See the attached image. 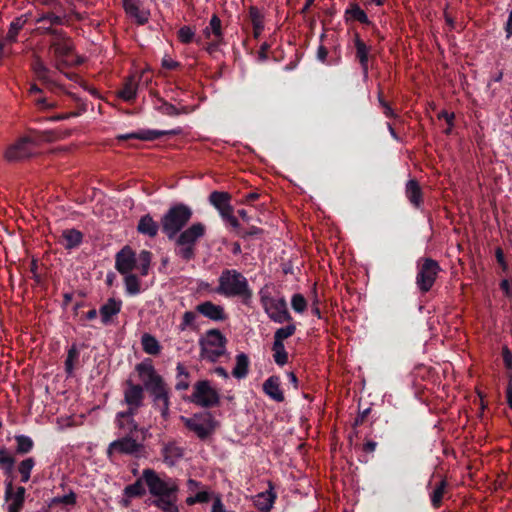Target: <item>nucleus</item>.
<instances>
[{"label": "nucleus", "instance_id": "1", "mask_svg": "<svg viewBox=\"0 0 512 512\" xmlns=\"http://www.w3.org/2000/svg\"><path fill=\"white\" fill-rule=\"evenodd\" d=\"M143 482L147 485L149 495L153 497V506L163 512H180L177 506L180 487L175 478L165 474L161 476L154 469H143L142 477L124 488V495L129 499L143 496Z\"/></svg>", "mask_w": 512, "mask_h": 512}, {"label": "nucleus", "instance_id": "2", "mask_svg": "<svg viewBox=\"0 0 512 512\" xmlns=\"http://www.w3.org/2000/svg\"><path fill=\"white\" fill-rule=\"evenodd\" d=\"M214 292L226 298H241L242 303L249 302L252 296L246 277L235 269L222 270Z\"/></svg>", "mask_w": 512, "mask_h": 512}, {"label": "nucleus", "instance_id": "3", "mask_svg": "<svg viewBox=\"0 0 512 512\" xmlns=\"http://www.w3.org/2000/svg\"><path fill=\"white\" fill-rule=\"evenodd\" d=\"M207 228L203 222H194L173 238L175 242V255L185 262L194 260L196 256V243L201 240Z\"/></svg>", "mask_w": 512, "mask_h": 512}, {"label": "nucleus", "instance_id": "4", "mask_svg": "<svg viewBox=\"0 0 512 512\" xmlns=\"http://www.w3.org/2000/svg\"><path fill=\"white\" fill-rule=\"evenodd\" d=\"M151 262V252L142 250L137 255L128 245L121 248L115 255V269L120 275L132 274L131 272L138 268L140 276L145 277L149 273Z\"/></svg>", "mask_w": 512, "mask_h": 512}, {"label": "nucleus", "instance_id": "5", "mask_svg": "<svg viewBox=\"0 0 512 512\" xmlns=\"http://www.w3.org/2000/svg\"><path fill=\"white\" fill-rule=\"evenodd\" d=\"M192 218V208L184 203L177 202L163 213L161 217V230L167 239H171L178 232L185 229Z\"/></svg>", "mask_w": 512, "mask_h": 512}, {"label": "nucleus", "instance_id": "6", "mask_svg": "<svg viewBox=\"0 0 512 512\" xmlns=\"http://www.w3.org/2000/svg\"><path fill=\"white\" fill-rule=\"evenodd\" d=\"M180 420L200 441L207 440L218 427V421L211 411H200L190 417L181 416Z\"/></svg>", "mask_w": 512, "mask_h": 512}, {"label": "nucleus", "instance_id": "7", "mask_svg": "<svg viewBox=\"0 0 512 512\" xmlns=\"http://www.w3.org/2000/svg\"><path fill=\"white\" fill-rule=\"evenodd\" d=\"M145 394L140 384L133 383L130 379L126 380L124 391H122L121 405H125V410L117 411L115 415L136 419L143 407Z\"/></svg>", "mask_w": 512, "mask_h": 512}, {"label": "nucleus", "instance_id": "8", "mask_svg": "<svg viewBox=\"0 0 512 512\" xmlns=\"http://www.w3.org/2000/svg\"><path fill=\"white\" fill-rule=\"evenodd\" d=\"M204 41H207L206 45H204V50L209 54L215 53L221 49L222 46L226 45L222 21L217 14L212 15L208 25L203 28L202 35L195 39V43L198 45H203Z\"/></svg>", "mask_w": 512, "mask_h": 512}, {"label": "nucleus", "instance_id": "9", "mask_svg": "<svg viewBox=\"0 0 512 512\" xmlns=\"http://www.w3.org/2000/svg\"><path fill=\"white\" fill-rule=\"evenodd\" d=\"M226 337L218 329H211L200 340V357L209 362H216L226 352Z\"/></svg>", "mask_w": 512, "mask_h": 512}, {"label": "nucleus", "instance_id": "10", "mask_svg": "<svg viewBox=\"0 0 512 512\" xmlns=\"http://www.w3.org/2000/svg\"><path fill=\"white\" fill-rule=\"evenodd\" d=\"M143 436L120 435L116 440L108 444L106 454L112 461L115 455H129L139 457L144 452Z\"/></svg>", "mask_w": 512, "mask_h": 512}, {"label": "nucleus", "instance_id": "11", "mask_svg": "<svg viewBox=\"0 0 512 512\" xmlns=\"http://www.w3.org/2000/svg\"><path fill=\"white\" fill-rule=\"evenodd\" d=\"M260 304H262L265 314H267L270 321L283 324L291 322L292 317L288 312L286 299L283 297H273L269 293L260 291Z\"/></svg>", "mask_w": 512, "mask_h": 512}, {"label": "nucleus", "instance_id": "12", "mask_svg": "<svg viewBox=\"0 0 512 512\" xmlns=\"http://www.w3.org/2000/svg\"><path fill=\"white\" fill-rule=\"evenodd\" d=\"M189 401L200 408L211 409L219 405L221 395L209 380H199L194 384Z\"/></svg>", "mask_w": 512, "mask_h": 512}, {"label": "nucleus", "instance_id": "13", "mask_svg": "<svg viewBox=\"0 0 512 512\" xmlns=\"http://www.w3.org/2000/svg\"><path fill=\"white\" fill-rule=\"evenodd\" d=\"M439 263L431 258L422 259V263L418 262V270L416 275V285L422 293L430 291L435 283L437 275H439Z\"/></svg>", "mask_w": 512, "mask_h": 512}, {"label": "nucleus", "instance_id": "14", "mask_svg": "<svg viewBox=\"0 0 512 512\" xmlns=\"http://www.w3.org/2000/svg\"><path fill=\"white\" fill-rule=\"evenodd\" d=\"M140 387L143 388V392L147 391L151 394L154 405L160 409L163 419H166L169 413V396L166 382L161 380L140 385Z\"/></svg>", "mask_w": 512, "mask_h": 512}, {"label": "nucleus", "instance_id": "15", "mask_svg": "<svg viewBox=\"0 0 512 512\" xmlns=\"http://www.w3.org/2000/svg\"><path fill=\"white\" fill-rule=\"evenodd\" d=\"M34 154V142L31 138L23 137L9 145L4 153L6 162H20L29 159Z\"/></svg>", "mask_w": 512, "mask_h": 512}, {"label": "nucleus", "instance_id": "16", "mask_svg": "<svg viewBox=\"0 0 512 512\" xmlns=\"http://www.w3.org/2000/svg\"><path fill=\"white\" fill-rule=\"evenodd\" d=\"M4 501L6 503V512H21L25 500V488L23 486H13V480H5Z\"/></svg>", "mask_w": 512, "mask_h": 512}, {"label": "nucleus", "instance_id": "17", "mask_svg": "<svg viewBox=\"0 0 512 512\" xmlns=\"http://www.w3.org/2000/svg\"><path fill=\"white\" fill-rule=\"evenodd\" d=\"M50 49L54 53L55 67L57 71L61 72L63 67L70 64L69 57L73 53V42L67 37L54 38Z\"/></svg>", "mask_w": 512, "mask_h": 512}, {"label": "nucleus", "instance_id": "18", "mask_svg": "<svg viewBox=\"0 0 512 512\" xmlns=\"http://www.w3.org/2000/svg\"><path fill=\"white\" fill-rule=\"evenodd\" d=\"M181 133L180 128H175L171 130H158V129H149L143 128L139 129L136 132L125 133L117 136V140H142V141H155L160 139L163 136L170 135L175 136Z\"/></svg>", "mask_w": 512, "mask_h": 512}, {"label": "nucleus", "instance_id": "19", "mask_svg": "<svg viewBox=\"0 0 512 512\" xmlns=\"http://www.w3.org/2000/svg\"><path fill=\"white\" fill-rule=\"evenodd\" d=\"M115 427L119 430L120 435L143 436V439L147 437L148 429L141 427L136 418H128L115 415Z\"/></svg>", "mask_w": 512, "mask_h": 512}, {"label": "nucleus", "instance_id": "20", "mask_svg": "<svg viewBox=\"0 0 512 512\" xmlns=\"http://www.w3.org/2000/svg\"><path fill=\"white\" fill-rule=\"evenodd\" d=\"M195 311L214 322L226 321L227 319V314L223 306L210 301L200 302L195 306Z\"/></svg>", "mask_w": 512, "mask_h": 512}, {"label": "nucleus", "instance_id": "21", "mask_svg": "<svg viewBox=\"0 0 512 512\" xmlns=\"http://www.w3.org/2000/svg\"><path fill=\"white\" fill-rule=\"evenodd\" d=\"M135 372L138 373L139 379L143 383L142 385L163 380L162 376L155 370L153 361L149 358H146L135 365Z\"/></svg>", "mask_w": 512, "mask_h": 512}, {"label": "nucleus", "instance_id": "22", "mask_svg": "<svg viewBox=\"0 0 512 512\" xmlns=\"http://www.w3.org/2000/svg\"><path fill=\"white\" fill-rule=\"evenodd\" d=\"M276 499L277 494H275L274 492V486L269 481L268 490L255 494L253 498V503L255 508L258 509L259 511L269 512L273 508Z\"/></svg>", "mask_w": 512, "mask_h": 512}, {"label": "nucleus", "instance_id": "23", "mask_svg": "<svg viewBox=\"0 0 512 512\" xmlns=\"http://www.w3.org/2000/svg\"><path fill=\"white\" fill-rule=\"evenodd\" d=\"M122 302L117 298H109L104 305L100 307L101 322L103 325L112 324V318L121 312Z\"/></svg>", "mask_w": 512, "mask_h": 512}, {"label": "nucleus", "instance_id": "24", "mask_svg": "<svg viewBox=\"0 0 512 512\" xmlns=\"http://www.w3.org/2000/svg\"><path fill=\"white\" fill-rule=\"evenodd\" d=\"M125 13L139 24H145L149 19V12L139 7L138 0H122Z\"/></svg>", "mask_w": 512, "mask_h": 512}, {"label": "nucleus", "instance_id": "25", "mask_svg": "<svg viewBox=\"0 0 512 512\" xmlns=\"http://www.w3.org/2000/svg\"><path fill=\"white\" fill-rule=\"evenodd\" d=\"M161 228V222L158 223L149 214L140 217L138 221L137 231L140 235H144L150 238H154L158 235V231Z\"/></svg>", "mask_w": 512, "mask_h": 512}, {"label": "nucleus", "instance_id": "26", "mask_svg": "<svg viewBox=\"0 0 512 512\" xmlns=\"http://www.w3.org/2000/svg\"><path fill=\"white\" fill-rule=\"evenodd\" d=\"M25 24V20L22 17H19L12 21L9 25L8 34L6 36L0 38V57H4L5 55V46L8 43H15L18 38L19 31L23 28Z\"/></svg>", "mask_w": 512, "mask_h": 512}, {"label": "nucleus", "instance_id": "27", "mask_svg": "<svg viewBox=\"0 0 512 512\" xmlns=\"http://www.w3.org/2000/svg\"><path fill=\"white\" fill-rule=\"evenodd\" d=\"M354 44L356 49L357 61H359L362 72H364V75L366 76L367 71H369L370 47L367 46L364 41H362L359 34H355Z\"/></svg>", "mask_w": 512, "mask_h": 512}, {"label": "nucleus", "instance_id": "28", "mask_svg": "<svg viewBox=\"0 0 512 512\" xmlns=\"http://www.w3.org/2000/svg\"><path fill=\"white\" fill-rule=\"evenodd\" d=\"M264 394L276 402H282L284 396L281 390V382L277 376H270L263 383Z\"/></svg>", "mask_w": 512, "mask_h": 512}, {"label": "nucleus", "instance_id": "29", "mask_svg": "<svg viewBox=\"0 0 512 512\" xmlns=\"http://www.w3.org/2000/svg\"><path fill=\"white\" fill-rule=\"evenodd\" d=\"M182 457L183 449L181 446H177L174 443H170L162 448L163 462H165L168 467L175 466L176 463L179 462Z\"/></svg>", "mask_w": 512, "mask_h": 512}, {"label": "nucleus", "instance_id": "30", "mask_svg": "<svg viewBox=\"0 0 512 512\" xmlns=\"http://www.w3.org/2000/svg\"><path fill=\"white\" fill-rule=\"evenodd\" d=\"M406 197L408 202L415 208H419L422 204V190L416 179H411L406 183Z\"/></svg>", "mask_w": 512, "mask_h": 512}, {"label": "nucleus", "instance_id": "31", "mask_svg": "<svg viewBox=\"0 0 512 512\" xmlns=\"http://www.w3.org/2000/svg\"><path fill=\"white\" fill-rule=\"evenodd\" d=\"M15 465V458L11 456L5 447L0 448V470L6 476V480H13V470Z\"/></svg>", "mask_w": 512, "mask_h": 512}, {"label": "nucleus", "instance_id": "32", "mask_svg": "<svg viewBox=\"0 0 512 512\" xmlns=\"http://www.w3.org/2000/svg\"><path fill=\"white\" fill-rule=\"evenodd\" d=\"M208 202L214 209H226L231 208V195L227 192L214 190L209 194Z\"/></svg>", "mask_w": 512, "mask_h": 512}, {"label": "nucleus", "instance_id": "33", "mask_svg": "<svg viewBox=\"0 0 512 512\" xmlns=\"http://www.w3.org/2000/svg\"><path fill=\"white\" fill-rule=\"evenodd\" d=\"M249 17L251 25H253L254 38L258 39L261 33L264 31V16L256 6L249 8Z\"/></svg>", "mask_w": 512, "mask_h": 512}, {"label": "nucleus", "instance_id": "34", "mask_svg": "<svg viewBox=\"0 0 512 512\" xmlns=\"http://www.w3.org/2000/svg\"><path fill=\"white\" fill-rule=\"evenodd\" d=\"M190 387V372L182 363L176 364V383L175 390L186 391Z\"/></svg>", "mask_w": 512, "mask_h": 512}, {"label": "nucleus", "instance_id": "35", "mask_svg": "<svg viewBox=\"0 0 512 512\" xmlns=\"http://www.w3.org/2000/svg\"><path fill=\"white\" fill-rule=\"evenodd\" d=\"M249 356L244 353H240L236 355V364L234 369H232V376L237 379H243L249 373Z\"/></svg>", "mask_w": 512, "mask_h": 512}, {"label": "nucleus", "instance_id": "36", "mask_svg": "<svg viewBox=\"0 0 512 512\" xmlns=\"http://www.w3.org/2000/svg\"><path fill=\"white\" fill-rule=\"evenodd\" d=\"M344 15H346L347 21L352 20L366 25L370 24V20L366 15V12L355 3H352L350 6H348L346 12H344Z\"/></svg>", "mask_w": 512, "mask_h": 512}, {"label": "nucleus", "instance_id": "37", "mask_svg": "<svg viewBox=\"0 0 512 512\" xmlns=\"http://www.w3.org/2000/svg\"><path fill=\"white\" fill-rule=\"evenodd\" d=\"M32 71L36 75L38 80H41L47 84L53 83L51 77V70L42 62L40 58H35L32 63Z\"/></svg>", "mask_w": 512, "mask_h": 512}, {"label": "nucleus", "instance_id": "38", "mask_svg": "<svg viewBox=\"0 0 512 512\" xmlns=\"http://www.w3.org/2000/svg\"><path fill=\"white\" fill-rule=\"evenodd\" d=\"M138 95V82L135 81L134 77L128 78L125 81L124 88H122L119 92V97L122 101L132 102L135 100Z\"/></svg>", "mask_w": 512, "mask_h": 512}, {"label": "nucleus", "instance_id": "39", "mask_svg": "<svg viewBox=\"0 0 512 512\" xmlns=\"http://www.w3.org/2000/svg\"><path fill=\"white\" fill-rule=\"evenodd\" d=\"M140 343H142V349L146 354L158 355L161 353V344L158 342L157 338L148 333L142 335Z\"/></svg>", "mask_w": 512, "mask_h": 512}, {"label": "nucleus", "instance_id": "40", "mask_svg": "<svg viewBox=\"0 0 512 512\" xmlns=\"http://www.w3.org/2000/svg\"><path fill=\"white\" fill-rule=\"evenodd\" d=\"M64 247L65 249H75L83 241V234L75 229H68L63 231Z\"/></svg>", "mask_w": 512, "mask_h": 512}, {"label": "nucleus", "instance_id": "41", "mask_svg": "<svg viewBox=\"0 0 512 512\" xmlns=\"http://www.w3.org/2000/svg\"><path fill=\"white\" fill-rule=\"evenodd\" d=\"M446 488H448V482L443 479L437 483L430 493V502L431 506L434 507V509H439L441 506V502L443 501V497L446 491Z\"/></svg>", "mask_w": 512, "mask_h": 512}, {"label": "nucleus", "instance_id": "42", "mask_svg": "<svg viewBox=\"0 0 512 512\" xmlns=\"http://www.w3.org/2000/svg\"><path fill=\"white\" fill-rule=\"evenodd\" d=\"M124 276L125 293L129 296H137L141 293L140 280L135 274H121Z\"/></svg>", "mask_w": 512, "mask_h": 512}, {"label": "nucleus", "instance_id": "43", "mask_svg": "<svg viewBox=\"0 0 512 512\" xmlns=\"http://www.w3.org/2000/svg\"><path fill=\"white\" fill-rule=\"evenodd\" d=\"M34 466L35 460L33 457H28L19 462L17 470L20 476L21 483L25 484L29 481Z\"/></svg>", "mask_w": 512, "mask_h": 512}, {"label": "nucleus", "instance_id": "44", "mask_svg": "<svg viewBox=\"0 0 512 512\" xmlns=\"http://www.w3.org/2000/svg\"><path fill=\"white\" fill-rule=\"evenodd\" d=\"M287 323L288 325L274 332L273 344H284L283 341L285 339L292 337L296 333V325L292 321Z\"/></svg>", "mask_w": 512, "mask_h": 512}, {"label": "nucleus", "instance_id": "45", "mask_svg": "<svg viewBox=\"0 0 512 512\" xmlns=\"http://www.w3.org/2000/svg\"><path fill=\"white\" fill-rule=\"evenodd\" d=\"M14 440L17 442V448H15V451H17L19 455L28 454L32 451L34 443L30 436L23 434L15 435Z\"/></svg>", "mask_w": 512, "mask_h": 512}, {"label": "nucleus", "instance_id": "46", "mask_svg": "<svg viewBox=\"0 0 512 512\" xmlns=\"http://www.w3.org/2000/svg\"><path fill=\"white\" fill-rule=\"evenodd\" d=\"M157 110L167 116H177L189 113L188 107L182 106L181 108H177L174 104L166 102L164 100H162L161 104L157 106Z\"/></svg>", "mask_w": 512, "mask_h": 512}, {"label": "nucleus", "instance_id": "47", "mask_svg": "<svg viewBox=\"0 0 512 512\" xmlns=\"http://www.w3.org/2000/svg\"><path fill=\"white\" fill-rule=\"evenodd\" d=\"M79 358V350L75 344L70 346L68 350V355H66L65 359V373L66 376H73L74 374V363L78 361Z\"/></svg>", "mask_w": 512, "mask_h": 512}, {"label": "nucleus", "instance_id": "48", "mask_svg": "<svg viewBox=\"0 0 512 512\" xmlns=\"http://www.w3.org/2000/svg\"><path fill=\"white\" fill-rule=\"evenodd\" d=\"M273 360L278 366H285L288 362V353L284 344H272Z\"/></svg>", "mask_w": 512, "mask_h": 512}, {"label": "nucleus", "instance_id": "49", "mask_svg": "<svg viewBox=\"0 0 512 512\" xmlns=\"http://www.w3.org/2000/svg\"><path fill=\"white\" fill-rule=\"evenodd\" d=\"M196 313L193 311H186L184 315H182L181 322L179 326H177V329H179L180 332H185L188 329L195 330L197 328L196 326Z\"/></svg>", "mask_w": 512, "mask_h": 512}, {"label": "nucleus", "instance_id": "50", "mask_svg": "<svg viewBox=\"0 0 512 512\" xmlns=\"http://www.w3.org/2000/svg\"><path fill=\"white\" fill-rule=\"evenodd\" d=\"M63 504L65 506H75L76 504V494L74 491L70 490L69 493L56 496L52 499H50V502H48V506H57Z\"/></svg>", "mask_w": 512, "mask_h": 512}, {"label": "nucleus", "instance_id": "51", "mask_svg": "<svg viewBox=\"0 0 512 512\" xmlns=\"http://www.w3.org/2000/svg\"><path fill=\"white\" fill-rule=\"evenodd\" d=\"M210 500V492L208 490H198L195 495H190L185 499L188 506H194L198 503H208Z\"/></svg>", "mask_w": 512, "mask_h": 512}, {"label": "nucleus", "instance_id": "52", "mask_svg": "<svg viewBox=\"0 0 512 512\" xmlns=\"http://www.w3.org/2000/svg\"><path fill=\"white\" fill-rule=\"evenodd\" d=\"M177 37L181 43L189 44L195 41V32L191 29L190 26L180 27L179 31H177Z\"/></svg>", "mask_w": 512, "mask_h": 512}, {"label": "nucleus", "instance_id": "53", "mask_svg": "<svg viewBox=\"0 0 512 512\" xmlns=\"http://www.w3.org/2000/svg\"><path fill=\"white\" fill-rule=\"evenodd\" d=\"M291 307L296 313H303L306 310V299L302 294H294L291 298Z\"/></svg>", "mask_w": 512, "mask_h": 512}, {"label": "nucleus", "instance_id": "54", "mask_svg": "<svg viewBox=\"0 0 512 512\" xmlns=\"http://www.w3.org/2000/svg\"><path fill=\"white\" fill-rule=\"evenodd\" d=\"M36 22L38 24L48 22L50 25H60L62 24V17L57 16L55 13L47 12L39 15Z\"/></svg>", "mask_w": 512, "mask_h": 512}, {"label": "nucleus", "instance_id": "55", "mask_svg": "<svg viewBox=\"0 0 512 512\" xmlns=\"http://www.w3.org/2000/svg\"><path fill=\"white\" fill-rule=\"evenodd\" d=\"M211 512H227L220 495L214 497Z\"/></svg>", "mask_w": 512, "mask_h": 512}, {"label": "nucleus", "instance_id": "56", "mask_svg": "<svg viewBox=\"0 0 512 512\" xmlns=\"http://www.w3.org/2000/svg\"><path fill=\"white\" fill-rule=\"evenodd\" d=\"M502 355H503V361H504L505 368L511 369V367H512V354H511V352H510V350L508 349L507 346H504L503 351H502Z\"/></svg>", "mask_w": 512, "mask_h": 512}, {"label": "nucleus", "instance_id": "57", "mask_svg": "<svg viewBox=\"0 0 512 512\" xmlns=\"http://www.w3.org/2000/svg\"><path fill=\"white\" fill-rule=\"evenodd\" d=\"M500 289H502L506 297L510 299L512 298V286L509 280L503 279L502 281H500Z\"/></svg>", "mask_w": 512, "mask_h": 512}, {"label": "nucleus", "instance_id": "58", "mask_svg": "<svg viewBox=\"0 0 512 512\" xmlns=\"http://www.w3.org/2000/svg\"><path fill=\"white\" fill-rule=\"evenodd\" d=\"M438 118L439 119H444L445 122H447V124L450 125V127H453V125H454V113H450V112H448L446 110H442V112L439 113Z\"/></svg>", "mask_w": 512, "mask_h": 512}, {"label": "nucleus", "instance_id": "59", "mask_svg": "<svg viewBox=\"0 0 512 512\" xmlns=\"http://www.w3.org/2000/svg\"><path fill=\"white\" fill-rule=\"evenodd\" d=\"M505 38L510 39L512 36V9L509 12L507 23L504 26Z\"/></svg>", "mask_w": 512, "mask_h": 512}, {"label": "nucleus", "instance_id": "60", "mask_svg": "<svg viewBox=\"0 0 512 512\" xmlns=\"http://www.w3.org/2000/svg\"><path fill=\"white\" fill-rule=\"evenodd\" d=\"M369 412H370V408H366L362 412L357 414V416L355 418L354 426L355 427L360 426L365 421L366 416L369 415Z\"/></svg>", "mask_w": 512, "mask_h": 512}, {"label": "nucleus", "instance_id": "61", "mask_svg": "<svg viewBox=\"0 0 512 512\" xmlns=\"http://www.w3.org/2000/svg\"><path fill=\"white\" fill-rule=\"evenodd\" d=\"M327 56L328 50L324 47V45H319L318 51H316V58H318V61L324 63Z\"/></svg>", "mask_w": 512, "mask_h": 512}, {"label": "nucleus", "instance_id": "62", "mask_svg": "<svg viewBox=\"0 0 512 512\" xmlns=\"http://www.w3.org/2000/svg\"><path fill=\"white\" fill-rule=\"evenodd\" d=\"M180 64L175 62L174 60L170 58H165L162 60V67L167 70H174L176 69Z\"/></svg>", "mask_w": 512, "mask_h": 512}, {"label": "nucleus", "instance_id": "63", "mask_svg": "<svg viewBox=\"0 0 512 512\" xmlns=\"http://www.w3.org/2000/svg\"><path fill=\"white\" fill-rule=\"evenodd\" d=\"M495 257H496V261H498L500 266H502L503 269L505 270L506 269V262H505V258H504L503 249L496 248V250H495Z\"/></svg>", "mask_w": 512, "mask_h": 512}, {"label": "nucleus", "instance_id": "64", "mask_svg": "<svg viewBox=\"0 0 512 512\" xmlns=\"http://www.w3.org/2000/svg\"><path fill=\"white\" fill-rule=\"evenodd\" d=\"M186 486H188L189 492H195L201 488V483L194 479H189L186 481Z\"/></svg>", "mask_w": 512, "mask_h": 512}]
</instances>
